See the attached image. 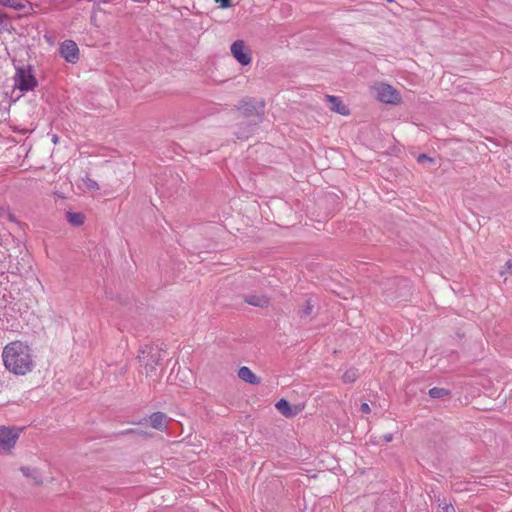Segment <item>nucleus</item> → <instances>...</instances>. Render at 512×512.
<instances>
[{"instance_id": "obj_1", "label": "nucleus", "mask_w": 512, "mask_h": 512, "mask_svg": "<svg viewBox=\"0 0 512 512\" xmlns=\"http://www.w3.org/2000/svg\"><path fill=\"white\" fill-rule=\"evenodd\" d=\"M5 368L15 375H26L34 367V360L28 345L21 341L7 344L2 353Z\"/></svg>"}, {"instance_id": "obj_2", "label": "nucleus", "mask_w": 512, "mask_h": 512, "mask_svg": "<svg viewBox=\"0 0 512 512\" xmlns=\"http://www.w3.org/2000/svg\"><path fill=\"white\" fill-rule=\"evenodd\" d=\"M22 431V427L0 426V454L8 455L12 452Z\"/></svg>"}, {"instance_id": "obj_3", "label": "nucleus", "mask_w": 512, "mask_h": 512, "mask_svg": "<svg viewBox=\"0 0 512 512\" xmlns=\"http://www.w3.org/2000/svg\"><path fill=\"white\" fill-rule=\"evenodd\" d=\"M138 358L140 363L144 365L147 376H152L155 373L156 366L163 359L162 351L157 346H145Z\"/></svg>"}, {"instance_id": "obj_4", "label": "nucleus", "mask_w": 512, "mask_h": 512, "mask_svg": "<svg viewBox=\"0 0 512 512\" xmlns=\"http://www.w3.org/2000/svg\"><path fill=\"white\" fill-rule=\"evenodd\" d=\"M14 86L21 92L31 91L37 86V80L30 66H22L16 69Z\"/></svg>"}, {"instance_id": "obj_5", "label": "nucleus", "mask_w": 512, "mask_h": 512, "mask_svg": "<svg viewBox=\"0 0 512 512\" xmlns=\"http://www.w3.org/2000/svg\"><path fill=\"white\" fill-rule=\"evenodd\" d=\"M376 98L386 104H398L401 101L399 92L389 84L377 83L373 86Z\"/></svg>"}, {"instance_id": "obj_6", "label": "nucleus", "mask_w": 512, "mask_h": 512, "mask_svg": "<svg viewBox=\"0 0 512 512\" xmlns=\"http://www.w3.org/2000/svg\"><path fill=\"white\" fill-rule=\"evenodd\" d=\"M241 113L246 117H252V120L249 121L253 123V125H257L262 121V103H253L252 101H243L239 107Z\"/></svg>"}, {"instance_id": "obj_7", "label": "nucleus", "mask_w": 512, "mask_h": 512, "mask_svg": "<svg viewBox=\"0 0 512 512\" xmlns=\"http://www.w3.org/2000/svg\"><path fill=\"white\" fill-rule=\"evenodd\" d=\"M59 54L69 63L79 60V48L73 40H65L60 44Z\"/></svg>"}, {"instance_id": "obj_8", "label": "nucleus", "mask_w": 512, "mask_h": 512, "mask_svg": "<svg viewBox=\"0 0 512 512\" xmlns=\"http://www.w3.org/2000/svg\"><path fill=\"white\" fill-rule=\"evenodd\" d=\"M233 57L241 64L248 65L251 62V55L244 41L237 40L231 45Z\"/></svg>"}, {"instance_id": "obj_9", "label": "nucleus", "mask_w": 512, "mask_h": 512, "mask_svg": "<svg viewBox=\"0 0 512 512\" xmlns=\"http://www.w3.org/2000/svg\"><path fill=\"white\" fill-rule=\"evenodd\" d=\"M325 99L331 111L340 115L347 116L350 114L349 108L342 102L340 97L333 95H326Z\"/></svg>"}, {"instance_id": "obj_10", "label": "nucleus", "mask_w": 512, "mask_h": 512, "mask_svg": "<svg viewBox=\"0 0 512 512\" xmlns=\"http://www.w3.org/2000/svg\"><path fill=\"white\" fill-rule=\"evenodd\" d=\"M151 426L157 430H164L168 423V417L162 412L153 413L150 416Z\"/></svg>"}, {"instance_id": "obj_11", "label": "nucleus", "mask_w": 512, "mask_h": 512, "mask_svg": "<svg viewBox=\"0 0 512 512\" xmlns=\"http://www.w3.org/2000/svg\"><path fill=\"white\" fill-rule=\"evenodd\" d=\"M238 377L249 384H258L260 382L258 377L246 366L238 370Z\"/></svg>"}, {"instance_id": "obj_12", "label": "nucleus", "mask_w": 512, "mask_h": 512, "mask_svg": "<svg viewBox=\"0 0 512 512\" xmlns=\"http://www.w3.org/2000/svg\"><path fill=\"white\" fill-rule=\"evenodd\" d=\"M245 302L256 307H267L269 298L265 295H248L245 297Z\"/></svg>"}, {"instance_id": "obj_13", "label": "nucleus", "mask_w": 512, "mask_h": 512, "mask_svg": "<svg viewBox=\"0 0 512 512\" xmlns=\"http://www.w3.org/2000/svg\"><path fill=\"white\" fill-rule=\"evenodd\" d=\"M275 406L278 409V411L285 417H292L295 415V412L292 411L289 402L286 401L285 399L279 400Z\"/></svg>"}, {"instance_id": "obj_14", "label": "nucleus", "mask_w": 512, "mask_h": 512, "mask_svg": "<svg viewBox=\"0 0 512 512\" xmlns=\"http://www.w3.org/2000/svg\"><path fill=\"white\" fill-rule=\"evenodd\" d=\"M67 221L73 226H80L84 222V216L81 213L67 212Z\"/></svg>"}, {"instance_id": "obj_15", "label": "nucleus", "mask_w": 512, "mask_h": 512, "mask_svg": "<svg viewBox=\"0 0 512 512\" xmlns=\"http://www.w3.org/2000/svg\"><path fill=\"white\" fill-rule=\"evenodd\" d=\"M20 470L23 473V475H25L28 478H32L36 483L42 482V478L36 469L30 467H21Z\"/></svg>"}, {"instance_id": "obj_16", "label": "nucleus", "mask_w": 512, "mask_h": 512, "mask_svg": "<svg viewBox=\"0 0 512 512\" xmlns=\"http://www.w3.org/2000/svg\"><path fill=\"white\" fill-rule=\"evenodd\" d=\"M359 376L358 370L355 368H349L346 370L342 376V379L345 383L354 382Z\"/></svg>"}, {"instance_id": "obj_17", "label": "nucleus", "mask_w": 512, "mask_h": 512, "mask_svg": "<svg viewBox=\"0 0 512 512\" xmlns=\"http://www.w3.org/2000/svg\"><path fill=\"white\" fill-rule=\"evenodd\" d=\"M449 391L444 388L434 387L429 390L430 397L434 399H439L447 396Z\"/></svg>"}, {"instance_id": "obj_18", "label": "nucleus", "mask_w": 512, "mask_h": 512, "mask_svg": "<svg viewBox=\"0 0 512 512\" xmlns=\"http://www.w3.org/2000/svg\"><path fill=\"white\" fill-rule=\"evenodd\" d=\"M0 5L14 8L16 10H21L24 8V5L21 3V0H0Z\"/></svg>"}, {"instance_id": "obj_19", "label": "nucleus", "mask_w": 512, "mask_h": 512, "mask_svg": "<svg viewBox=\"0 0 512 512\" xmlns=\"http://www.w3.org/2000/svg\"><path fill=\"white\" fill-rule=\"evenodd\" d=\"M83 184H84V187L90 191H94L99 188L98 183L91 178L83 179Z\"/></svg>"}, {"instance_id": "obj_20", "label": "nucleus", "mask_w": 512, "mask_h": 512, "mask_svg": "<svg viewBox=\"0 0 512 512\" xmlns=\"http://www.w3.org/2000/svg\"><path fill=\"white\" fill-rule=\"evenodd\" d=\"M313 310V304L310 300H307L306 306L301 310L300 315L301 317L309 316L312 313Z\"/></svg>"}, {"instance_id": "obj_21", "label": "nucleus", "mask_w": 512, "mask_h": 512, "mask_svg": "<svg viewBox=\"0 0 512 512\" xmlns=\"http://www.w3.org/2000/svg\"><path fill=\"white\" fill-rule=\"evenodd\" d=\"M215 2L219 3L221 8H228L231 6V0H215Z\"/></svg>"}, {"instance_id": "obj_22", "label": "nucleus", "mask_w": 512, "mask_h": 512, "mask_svg": "<svg viewBox=\"0 0 512 512\" xmlns=\"http://www.w3.org/2000/svg\"><path fill=\"white\" fill-rule=\"evenodd\" d=\"M360 410L364 414H368L371 411L370 406L367 403H362L360 406Z\"/></svg>"}, {"instance_id": "obj_23", "label": "nucleus", "mask_w": 512, "mask_h": 512, "mask_svg": "<svg viewBox=\"0 0 512 512\" xmlns=\"http://www.w3.org/2000/svg\"><path fill=\"white\" fill-rule=\"evenodd\" d=\"M417 160H418V162H420V163H422V162H424V161H429V162H432V161H433V160H432L430 157H428L426 154H420V155L418 156V159H417Z\"/></svg>"}, {"instance_id": "obj_24", "label": "nucleus", "mask_w": 512, "mask_h": 512, "mask_svg": "<svg viewBox=\"0 0 512 512\" xmlns=\"http://www.w3.org/2000/svg\"><path fill=\"white\" fill-rule=\"evenodd\" d=\"M383 439L386 441V442H391L392 439H393V435L392 434H386L383 436Z\"/></svg>"}, {"instance_id": "obj_25", "label": "nucleus", "mask_w": 512, "mask_h": 512, "mask_svg": "<svg viewBox=\"0 0 512 512\" xmlns=\"http://www.w3.org/2000/svg\"><path fill=\"white\" fill-rule=\"evenodd\" d=\"M237 137H238L239 139H247L249 136H248V134H247V133H238V134H237Z\"/></svg>"}, {"instance_id": "obj_26", "label": "nucleus", "mask_w": 512, "mask_h": 512, "mask_svg": "<svg viewBox=\"0 0 512 512\" xmlns=\"http://www.w3.org/2000/svg\"><path fill=\"white\" fill-rule=\"evenodd\" d=\"M508 269H512V260H508L505 264Z\"/></svg>"}, {"instance_id": "obj_27", "label": "nucleus", "mask_w": 512, "mask_h": 512, "mask_svg": "<svg viewBox=\"0 0 512 512\" xmlns=\"http://www.w3.org/2000/svg\"><path fill=\"white\" fill-rule=\"evenodd\" d=\"M4 19H6V15L0 12V23H2Z\"/></svg>"}, {"instance_id": "obj_28", "label": "nucleus", "mask_w": 512, "mask_h": 512, "mask_svg": "<svg viewBox=\"0 0 512 512\" xmlns=\"http://www.w3.org/2000/svg\"><path fill=\"white\" fill-rule=\"evenodd\" d=\"M44 38H46L48 41H51V38L47 37V35H44Z\"/></svg>"}, {"instance_id": "obj_29", "label": "nucleus", "mask_w": 512, "mask_h": 512, "mask_svg": "<svg viewBox=\"0 0 512 512\" xmlns=\"http://www.w3.org/2000/svg\"><path fill=\"white\" fill-rule=\"evenodd\" d=\"M44 38H46L48 41H51V38L47 37V35H44Z\"/></svg>"}, {"instance_id": "obj_30", "label": "nucleus", "mask_w": 512, "mask_h": 512, "mask_svg": "<svg viewBox=\"0 0 512 512\" xmlns=\"http://www.w3.org/2000/svg\"><path fill=\"white\" fill-rule=\"evenodd\" d=\"M44 38H46L48 41H51V38L47 37V35H44Z\"/></svg>"}]
</instances>
